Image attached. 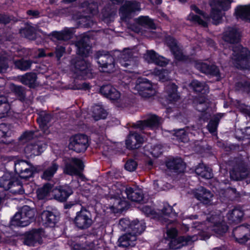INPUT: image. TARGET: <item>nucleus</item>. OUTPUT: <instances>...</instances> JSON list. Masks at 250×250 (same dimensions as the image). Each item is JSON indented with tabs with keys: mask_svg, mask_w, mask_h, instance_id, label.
Returning <instances> with one entry per match:
<instances>
[{
	"mask_svg": "<svg viewBox=\"0 0 250 250\" xmlns=\"http://www.w3.org/2000/svg\"><path fill=\"white\" fill-rule=\"evenodd\" d=\"M130 223L129 220L127 219H122L119 221V225L122 229H125L127 227L129 228Z\"/></svg>",
	"mask_w": 250,
	"mask_h": 250,
	"instance_id": "obj_62",
	"label": "nucleus"
},
{
	"mask_svg": "<svg viewBox=\"0 0 250 250\" xmlns=\"http://www.w3.org/2000/svg\"><path fill=\"white\" fill-rule=\"evenodd\" d=\"M9 56L5 52L0 53V73L6 72L8 68Z\"/></svg>",
	"mask_w": 250,
	"mask_h": 250,
	"instance_id": "obj_49",
	"label": "nucleus"
},
{
	"mask_svg": "<svg viewBox=\"0 0 250 250\" xmlns=\"http://www.w3.org/2000/svg\"><path fill=\"white\" fill-rule=\"evenodd\" d=\"M172 210V207L167 204L165 205L163 209H161L162 213L166 215L169 214Z\"/></svg>",
	"mask_w": 250,
	"mask_h": 250,
	"instance_id": "obj_63",
	"label": "nucleus"
},
{
	"mask_svg": "<svg viewBox=\"0 0 250 250\" xmlns=\"http://www.w3.org/2000/svg\"><path fill=\"white\" fill-rule=\"evenodd\" d=\"M83 167V163L80 159L72 158L66 163L64 172L70 175H78Z\"/></svg>",
	"mask_w": 250,
	"mask_h": 250,
	"instance_id": "obj_11",
	"label": "nucleus"
},
{
	"mask_svg": "<svg viewBox=\"0 0 250 250\" xmlns=\"http://www.w3.org/2000/svg\"><path fill=\"white\" fill-rule=\"evenodd\" d=\"M135 88L138 90L139 94L145 98L150 97L155 94V90L152 83L146 79L139 80Z\"/></svg>",
	"mask_w": 250,
	"mask_h": 250,
	"instance_id": "obj_15",
	"label": "nucleus"
},
{
	"mask_svg": "<svg viewBox=\"0 0 250 250\" xmlns=\"http://www.w3.org/2000/svg\"><path fill=\"white\" fill-rule=\"evenodd\" d=\"M35 133H37V132L32 131H26L21 136L20 139L23 142L30 140L37 136V134Z\"/></svg>",
	"mask_w": 250,
	"mask_h": 250,
	"instance_id": "obj_58",
	"label": "nucleus"
},
{
	"mask_svg": "<svg viewBox=\"0 0 250 250\" xmlns=\"http://www.w3.org/2000/svg\"><path fill=\"white\" fill-rule=\"evenodd\" d=\"M137 166L136 162L133 160L127 161L125 165V168L129 171H133L136 169Z\"/></svg>",
	"mask_w": 250,
	"mask_h": 250,
	"instance_id": "obj_60",
	"label": "nucleus"
},
{
	"mask_svg": "<svg viewBox=\"0 0 250 250\" xmlns=\"http://www.w3.org/2000/svg\"><path fill=\"white\" fill-rule=\"evenodd\" d=\"M72 193L71 188L68 186L56 188L52 190V195L56 200L61 202L65 201Z\"/></svg>",
	"mask_w": 250,
	"mask_h": 250,
	"instance_id": "obj_26",
	"label": "nucleus"
},
{
	"mask_svg": "<svg viewBox=\"0 0 250 250\" xmlns=\"http://www.w3.org/2000/svg\"><path fill=\"white\" fill-rule=\"evenodd\" d=\"M144 138L139 134L135 132H130L126 141L127 148L134 149L140 147L144 142Z\"/></svg>",
	"mask_w": 250,
	"mask_h": 250,
	"instance_id": "obj_23",
	"label": "nucleus"
},
{
	"mask_svg": "<svg viewBox=\"0 0 250 250\" xmlns=\"http://www.w3.org/2000/svg\"><path fill=\"white\" fill-rule=\"evenodd\" d=\"M167 43L176 59L179 61L185 60V56L183 55L182 50L177 45V42L174 39L169 38L167 40Z\"/></svg>",
	"mask_w": 250,
	"mask_h": 250,
	"instance_id": "obj_33",
	"label": "nucleus"
},
{
	"mask_svg": "<svg viewBox=\"0 0 250 250\" xmlns=\"http://www.w3.org/2000/svg\"><path fill=\"white\" fill-rule=\"evenodd\" d=\"M7 175L3 176L0 180V186L5 189L12 188L11 191L14 194H22L24 192V189L22 186L18 184V182L12 183L10 180L6 179Z\"/></svg>",
	"mask_w": 250,
	"mask_h": 250,
	"instance_id": "obj_21",
	"label": "nucleus"
},
{
	"mask_svg": "<svg viewBox=\"0 0 250 250\" xmlns=\"http://www.w3.org/2000/svg\"><path fill=\"white\" fill-rule=\"evenodd\" d=\"M23 243L25 245L33 246L37 243H42L41 234L39 230H33L25 237Z\"/></svg>",
	"mask_w": 250,
	"mask_h": 250,
	"instance_id": "obj_29",
	"label": "nucleus"
},
{
	"mask_svg": "<svg viewBox=\"0 0 250 250\" xmlns=\"http://www.w3.org/2000/svg\"><path fill=\"white\" fill-rule=\"evenodd\" d=\"M235 13L237 19L250 21V4L237 7Z\"/></svg>",
	"mask_w": 250,
	"mask_h": 250,
	"instance_id": "obj_37",
	"label": "nucleus"
},
{
	"mask_svg": "<svg viewBox=\"0 0 250 250\" xmlns=\"http://www.w3.org/2000/svg\"><path fill=\"white\" fill-rule=\"evenodd\" d=\"M136 239V235H133L131 232L127 233L119 238L118 246L123 248L134 246L135 245Z\"/></svg>",
	"mask_w": 250,
	"mask_h": 250,
	"instance_id": "obj_30",
	"label": "nucleus"
},
{
	"mask_svg": "<svg viewBox=\"0 0 250 250\" xmlns=\"http://www.w3.org/2000/svg\"><path fill=\"white\" fill-rule=\"evenodd\" d=\"M175 136L176 137L177 140L182 142H188L189 140L188 135V131H186L184 129L177 130L175 132Z\"/></svg>",
	"mask_w": 250,
	"mask_h": 250,
	"instance_id": "obj_54",
	"label": "nucleus"
},
{
	"mask_svg": "<svg viewBox=\"0 0 250 250\" xmlns=\"http://www.w3.org/2000/svg\"><path fill=\"white\" fill-rule=\"evenodd\" d=\"M92 116L95 121L103 119L107 116L106 111L100 104L94 105L91 109Z\"/></svg>",
	"mask_w": 250,
	"mask_h": 250,
	"instance_id": "obj_41",
	"label": "nucleus"
},
{
	"mask_svg": "<svg viewBox=\"0 0 250 250\" xmlns=\"http://www.w3.org/2000/svg\"><path fill=\"white\" fill-rule=\"evenodd\" d=\"M212 196V194L209 190L203 187L198 189L195 193V198L205 204H207L211 201Z\"/></svg>",
	"mask_w": 250,
	"mask_h": 250,
	"instance_id": "obj_35",
	"label": "nucleus"
},
{
	"mask_svg": "<svg viewBox=\"0 0 250 250\" xmlns=\"http://www.w3.org/2000/svg\"><path fill=\"white\" fill-rule=\"evenodd\" d=\"M230 178L233 180L246 179V182L250 183V168H247L243 166H238L230 171Z\"/></svg>",
	"mask_w": 250,
	"mask_h": 250,
	"instance_id": "obj_16",
	"label": "nucleus"
},
{
	"mask_svg": "<svg viewBox=\"0 0 250 250\" xmlns=\"http://www.w3.org/2000/svg\"><path fill=\"white\" fill-rule=\"evenodd\" d=\"M15 170L20 177L22 179H27L32 176L33 167L28 162L19 160L15 163Z\"/></svg>",
	"mask_w": 250,
	"mask_h": 250,
	"instance_id": "obj_12",
	"label": "nucleus"
},
{
	"mask_svg": "<svg viewBox=\"0 0 250 250\" xmlns=\"http://www.w3.org/2000/svg\"><path fill=\"white\" fill-rule=\"evenodd\" d=\"M73 30V28L66 27L61 31H53L48 36H52V40L53 38L58 41H67L72 38Z\"/></svg>",
	"mask_w": 250,
	"mask_h": 250,
	"instance_id": "obj_28",
	"label": "nucleus"
},
{
	"mask_svg": "<svg viewBox=\"0 0 250 250\" xmlns=\"http://www.w3.org/2000/svg\"><path fill=\"white\" fill-rule=\"evenodd\" d=\"M145 60L148 63H154L157 65L163 66L167 63V61L165 58L159 56L153 50H147L144 54Z\"/></svg>",
	"mask_w": 250,
	"mask_h": 250,
	"instance_id": "obj_25",
	"label": "nucleus"
},
{
	"mask_svg": "<svg viewBox=\"0 0 250 250\" xmlns=\"http://www.w3.org/2000/svg\"><path fill=\"white\" fill-rule=\"evenodd\" d=\"M231 59L236 67L250 69V52L242 45L238 44L233 47Z\"/></svg>",
	"mask_w": 250,
	"mask_h": 250,
	"instance_id": "obj_2",
	"label": "nucleus"
},
{
	"mask_svg": "<svg viewBox=\"0 0 250 250\" xmlns=\"http://www.w3.org/2000/svg\"><path fill=\"white\" fill-rule=\"evenodd\" d=\"M165 91L167 94V97L170 102L176 101L179 99V95L177 93V86L169 82L166 86Z\"/></svg>",
	"mask_w": 250,
	"mask_h": 250,
	"instance_id": "obj_40",
	"label": "nucleus"
},
{
	"mask_svg": "<svg viewBox=\"0 0 250 250\" xmlns=\"http://www.w3.org/2000/svg\"><path fill=\"white\" fill-rule=\"evenodd\" d=\"M137 22L141 25L147 26L153 28L154 26L153 21L148 16H140L137 19Z\"/></svg>",
	"mask_w": 250,
	"mask_h": 250,
	"instance_id": "obj_56",
	"label": "nucleus"
},
{
	"mask_svg": "<svg viewBox=\"0 0 250 250\" xmlns=\"http://www.w3.org/2000/svg\"><path fill=\"white\" fill-rule=\"evenodd\" d=\"M136 58L133 57L132 51L129 49H125L120 52L117 62L125 68H132L136 67Z\"/></svg>",
	"mask_w": 250,
	"mask_h": 250,
	"instance_id": "obj_10",
	"label": "nucleus"
},
{
	"mask_svg": "<svg viewBox=\"0 0 250 250\" xmlns=\"http://www.w3.org/2000/svg\"><path fill=\"white\" fill-rule=\"evenodd\" d=\"M244 216L243 210L240 207H235L229 210L227 214V219L229 223H239Z\"/></svg>",
	"mask_w": 250,
	"mask_h": 250,
	"instance_id": "obj_31",
	"label": "nucleus"
},
{
	"mask_svg": "<svg viewBox=\"0 0 250 250\" xmlns=\"http://www.w3.org/2000/svg\"><path fill=\"white\" fill-rule=\"evenodd\" d=\"M100 3V0H86L82 3V7L86 8L90 13L95 14Z\"/></svg>",
	"mask_w": 250,
	"mask_h": 250,
	"instance_id": "obj_44",
	"label": "nucleus"
},
{
	"mask_svg": "<svg viewBox=\"0 0 250 250\" xmlns=\"http://www.w3.org/2000/svg\"><path fill=\"white\" fill-rule=\"evenodd\" d=\"M32 63L30 60H25L21 59L14 62L15 67L22 71H26L28 70Z\"/></svg>",
	"mask_w": 250,
	"mask_h": 250,
	"instance_id": "obj_50",
	"label": "nucleus"
},
{
	"mask_svg": "<svg viewBox=\"0 0 250 250\" xmlns=\"http://www.w3.org/2000/svg\"><path fill=\"white\" fill-rule=\"evenodd\" d=\"M10 106L6 97L0 96V118L8 115Z\"/></svg>",
	"mask_w": 250,
	"mask_h": 250,
	"instance_id": "obj_45",
	"label": "nucleus"
},
{
	"mask_svg": "<svg viewBox=\"0 0 250 250\" xmlns=\"http://www.w3.org/2000/svg\"><path fill=\"white\" fill-rule=\"evenodd\" d=\"M141 10L140 4L136 1H127L121 7L119 14L122 20L129 18L131 14Z\"/></svg>",
	"mask_w": 250,
	"mask_h": 250,
	"instance_id": "obj_13",
	"label": "nucleus"
},
{
	"mask_svg": "<svg viewBox=\"0 0 250 250\" xmlns=\"http://www.w3.org/2000/svg\"><path fill=\"white\" fill-rule=\"evenodd\" d=\"M229 0H210L209 4L211 8L210 17L215 24L219 23L224 16V11L230 7Z\"/></svg>",
	"mask_w": 250,
	"mask_h": 250,
	"instance_id": "obj_4",
	"label": "nucleus"
},
{
	"mask_svg": "<svg viewBox=\"0 0 250 250\" xmlns=\"http://www.w3.org/2000/svg\"><path fill=\"white\" fill-rule=\"evenodd\" d=\"M166 165L168 168L176 172H183L185 169V165L183 160L180 158L169 160L167 162Z\"/></svg>",
	"mask_w": 250,
	"mask_h": 250,
	"instance_id": "obj_34",
	"label": "nucleus"
},
{
	"mask_svg": "<svg viewBox=\"0 0 250 250\" xmlns=\"http://www.w3.org/2000/svg\"><path fill=\"white\" fill-rule=\"evenodd\" d=\"M124 189V187L119 184L112 186L110 194L111 195L110 203L112 204L110 206V208L114 212L122 211L127 206L125 199L122 198V196L121 195Z\"/></svg>",
	"mask_w": 250,
	"mask_h": 250,
	"instance_id": "obj_3",
	"label": "nucleus"
},
{
	"mask_svg": "<svg viewBox=\"0 0 250 250\" xmlns=\"http://www.w3.org/2000/svg\"><path fill=\"white\" fill-rule=\"evenodd\" d=\"M75 249L77 250H95L96 248L93 242L85 244L78 243L75 246Z\"/></svg>",
	"mask_w": 250,
	"mask_h": 250,
	"instance_id": "obj_57",
	"label": "nucleus"
},
{
	"mask_svg": "<svg viewBox=\"0 0 250 250\" xmlns=\"http://www.w3.org/2000/svg\"><path fill=\"white\" fill-rule=\"evenodd\" d=\"M196 173L206 179H210L212 177V173L211 169L205 166L200 165L195 169Z\"/></svg>",
	"mask_w": 250,
	"mask_h": 250,
	"instance_id": "obj_47",
	"label": "nucleus"
},
{
	"mask_svg": "<svg viewBox=\"0 0 250 250\" xmlns=\"http://www.w3.org/2000/svg\"><path fill=\"white\" fill-rule=\"evenodd\" d=\"M223 216L221 214H212L206 223L207 226L205 230H201L204 226V224L197 222V224L194 226V229L193 232L195 234L193 236H180L177 238H175L177 234V230L175 228H171L167 230V235L171 240L169 243V246L172 249H178L181 248L183 246L188 244L190 242H194L198 239L205 240L208 239L211 232H214L216 234L221 235L225 233L228 229V226L224 222Z\"/></svg>",
	"mask_w": 250,
	"mask_h": 250,
	"instance_id": "obj_1",
	"label": "nucleus"
},
{
	"mask_svg": "<svg viewBox=\"0 0 250 250\" xmlns=\"http://www.w3.org/2000/svg\"><path fill=\"white\" fill-rule=\"evenodd\" d=\"M190 86L196 92L201 93L203 94H205L209 91L208 85L204 82L193 80L190 83Z\"/></svg>",
	"mask_w": 250,
	"mask_h": 250,
	"instance_id": "obj_39",
	"label": "nucleus"
},
{
	"mask_svg": "<svg viewBox=\"0 0 250 250\" xmlns=\"http://www.w3.org/2000/svg\"><path fill=\"white\" fill-rule=\"evenodd\" d=\"M146 224L144 221H139L137 219L133 220L130 224L129 229L131 231V233L133 235L141 234L146 229Z\"/></svg>",
	"mask_w": 250,
	"mask_h": 250,
	"instance_id": "obj_38",
	"label": "nucleus"
},
{
	"mask_svg": "<svg viewBox=\"0 0 250 250\" xmlns=\"http://www.w3.org/2000/svg\"><path fill=\"white\" fill-rule=\"evenodd\" d=\"M88 146V139L87 136L78 134L70 139L69 147L77 152H84Z\"/></svg>",
	"mask_w": 250,
	"mask_h": 250,
	"instance_id": "obj_9",
	"label": "nucleus"
},
{
	"mask_svg": "<svg viewBox=\"0 0 250 250\" xmlns=\"http://www.w3.org/2000/svg\"><path fill=\"white\" fill-rule=\"evenodd\" d=\"M59 165L56 161H52L44 170L42 178L45 180H51L59 169Z\"/></svg>",
	"mask_w": 250,
	"mask_h": 250,
	"instance_id": "obj_36",
	"label": "nucleus"
},
{
	"mask_svg": "<svg viewBox=\"0 0 250 250\" xmlns=\"http://www.w3.org/2000/svg\"><path fill=\"white\" fill-rule=\"evenodd\" d=\"M21 34L29 40H34L36 37V29L33 26H29L22 29Z\"/></svg>",
	"mask_w": 250,
	"mask_h": 250,
	"instance_id": "obj_52",
	"label": "nucleus"
},
{
	"mask_svg": "<svg viewBox=\"0 0 250 250\" xmlns=\"http://www.w3.org/2000/svg\"><path fill=\"white\" fill-rule=\"evenodd\" d=\"M71 68L77 77L83 78H92L93 75L91 64L84 59L76 58L71 61Z\"/></svg>",
	"mask_w": 250,
	"mask_h": 250,
	"instance_id": "obj_6",
	"label": "nucleus"
},
{
	"mask_svg": "<svg viewBox=\"0 0 250 250\" xmlns=\"http://www.w3.org/2000/svg\"><path fill=\"white\" fill-rule=\"evenodd\" d=\"M51 115L45 113H42L37 119V121L44 134H47L49 133L47 125L51 121Z\"/></svg>",
	"mask_w": 250,
	"mask_h": 250,
	"instance_id": "obj_42",
	"label": "nucleus"
},
{
	"mask_svg": "<svg viewBox=\"0 0 250 250\" xmlns=\"http://www.w3.org/2000/svg\"><path fill=\"white\" fill-rule=\"evenodd\" d=\"M149 151L153 156L158 157L162 153V146L160 145L154 146L151 148Z\"/></svg>",
	"mask_w": 250,
	"mask_h": 250,
	"instance_id": "obj_59",
	"label": "nucleus"
},
{
	"mask_svg": "<svg viewBox=\"0 0 250 250\" xmlns=\"http://www.w3.org/2000/svg\"><path fill=\"white\" fill-rule=\"evenodd\" d=\"M154 73L158 77L160 81L163 82L167 81L168 79V72L162 68H155L154 70Z\"/></svg>",
	"mask_w": 250,
	"mask_h": 250,
	"instance_id": "obj_55",
	"label": "nucleus"
},
{
	"mask_svg": "<svg viewBox=\"0 0 250 250\" xmlns=\"http://www.w3.org/2000/svg\"><path fill=\"white\" fill-rule=\"evenodd\" d=\"M195 67L201 72L216 77H220L219 68L215 65H209L207 63L197 62H195Z\"/></svg>",
	"mask_w": 250,
	"mask_h": 250,
	"instance_id": "obj_20",
	"label": "nucleus"
},
{
	"mask_svg": "<svg viewBox=\"0 0 250 250\" xmlns=\"http://www.w3.org/2000/svg\"><path fill=\"white\" fill-rule=\"evenodd\" d=\"M222 117V115L221 113L217 114L216 117L214 118V119L211 120L208 125V128L209 131L213 133L215 132L217 129V127L218 125L219 121L220 118Z\"/></svg>",
	"mask_w": 250,
	"mask_h": 250,
	"instance_id": "obj_53",
	"label": "nucleus"
},
{
	"mask_svg": "<svg viewBox=\"0 0 250 250\" xmlns=\"http://www.w3.org/2000/svg\"><path fill=\"white\" fill-rule=\"evenodd\" d=\"M35 210L28 206H23L20 212L15 214L11 221V225L17 227H25L33 220Z\"/></svg>",
	"mask_w": 250,
	"mask_h": 250,
	"instance_id": "obj_5",
	"label": "nucleus"
},
{
	"mask_svg": "<svg viewBox=\"0 0 250 250\" xmlns=\"http://www.w3.org/2000/svg\"><path fill=\"white\" fill-rule=\"evenodd\" d=\"M77 53L82 57H86L90 52L91 46L89 45V38L83 36L75 44Z\"/></svg>",
	"mask_w": 250,
	"mask_h": 250,
	"instance_id": "obj_24",
	"label": "nucleus"
},
{
	"mask_svg": "<svg viewBox=\"0 0 250 250\" xmlns=\"http://www.w3.org/2000/svg\"><path fill=\"white\" fill-rule=\"evenodd\" d=\"M47 144L44 141L39 140L28 144L24 148L27 157H32L40 155L46 149Z\"/></svg>",
	"mask_w": 250,
	"mask_h": 250,
	"instance_id": "obj_14",
	"label": "nucleus"
},
{
	"mask_svg": "<svg viewBox=\"0 0 250 250\" xmlns=\"http://www.w3.org/2000/svg\"><path fill=\"white\" fill-rule=\"evenodd\" d=\"M52 186L47 184L37 190V196L39 199H43L48 197L49 193H52Z\"/></svg>",
	"mask_w": 250,
	"mask_h": 250,
	"instance_id": "obj_48",
	"label": "nucleus"
},
{
	"mask_svg": "<svg viewBox=\"0 0 250 250\" xmlns=\"http://www.w3.org/2000/svg\"><path fill=\"white\" fill-rule=\"evenodd\" d=\"M100 93L105 98L112 101H117L121 97V93L111 84L102 85L100 89Z\"/></svg>",
	"mask_w": 250,
	"mask_h": 250,
	"instance_id": "obj_22",
	"label": "nucleus"
},
{
	"mask_svg": "<svg viewBox=\"0 0 250 250\" xmlns=\"http://www.w3.org/2000/svg\"><path fill=\"white\" fill-rule=\"evenodd\" d=\"M65 52V48L62 46H58L56 49V57L59 60L63 55Z\"/></svg>",
	"mask_w": 250,
	"mask_h": 250,
	"instance_id": "obj_61",
	"label": "nucleus"
},
{
	"mask_svg": "<svg viewBox=\"0 0 250 250\" xmlns=\"http://www.w3.org/2000/svg\"><path fill=\"white\" fill-rule=\"evenodd\" d=\"M190 8L192 11H194L196 13L199 14L202 16V19L199 16L195 15L192 13H190L187 17V20L194 23H197L199 25L203 27L207 26V23L205 20L208 19V17L203 12L200 10L196 5H191Z\"/></svg>",
	"mask_w": 250,
	"mask_h": 250,
	"instance_id": "obj_19",
	"label": "nucleus"
},
{
	"mask_svg": "<svg viewBox=\"0 0 250 250\" xmlns=\"http://www.w3.org/2000/svg\"><path fill=\"white\" fill-rule=\"evenodd\" d=\"M240 39V32L236 28L229 27L224 33L223 40L230 44L238 43Z\"/></svg>",
	"mask_w": 250,
	"mask_h": 250,
	"instance_id": "obj_27",
	"label": "nucleus"
},
{
	"mask_svg": "<svg viewBox=\"0 0 250 250\" xmlns=\"http://www.w3.org/2000/svg\"><path fill=\"white\" fill-rule=\"evenodd\" d=\"M205 102V98H204V101L200 102L199 103V104H197L196 109L198 111H201V112H203L205 110L206 107H205V105H204Z\"/></svg>",
	"mask_w": 250,
	"mask_h": 250,
	"instance_id": "obj_64",
	"label": "nucleus"
},
{
	"mask_svg": "<svg viewBox=\"0 0 250 250\" xmlns=\"http://www.w3.org/2000/svg\"><path fill=\"white\" fill-rule=\"evenodd\" d=\"M93 223L91 213L87 209L82 208L80 211L77 212L74 223L78 228L81 229H88Z\"/></svg>",
	"mask_w": 250,
	"mask_h": 250,
	"instance_id": "obj_8",
	"label": "nucleus"
},
{
	"mask_svg": "<svg viewBox=\"0 0 250 250\" xmlns=\"http://www.w3.org/2000/svg\"><path fill=\"white\" fill-rule=\"evenodd\" d=\"M36 79L37 76L35 73H27L22 76L20 81L22 83L33 87L35 85Z\"/></svg>",
	"mask_w": 250,
	"mask_h": 250,
	"instance_id": "obj_46",
	"label": "nucleus"
},
{
	"mask_svg": "<svg viewBox=\"0 0 250 250\" xmlns=\"http://www.w3.org/2000/svg\"><path fill=\"white\" fill-rule=\"evenodd\" d=\"M97 62L104 72L111 73L115 69L114 58L108 53L104 51H98L95 56Z\"/></svg>",
	"mask_w": 250,
	"mask_h": 250,
	"instance_id": "obj_7",
	"label": "nucleus"
},
{
	"mask_svg": "<svg viewBox=\"0 0 250 250\" xmlns=\"http://www.w3.org/2000/svg\"><path fill=\"white\" fill-rule=\"evenodd\" d=\"M41 216L42 220L49 226H53L57 222V217L52 211L44 210Z\"/></svg>",
	"mask_w": 250,
	"mask_h": 250,
	"instance_id": "obj_43",
	"label": "nucleus"
},
{
	"mask_svg": "<svg viewBox=\"0 0 250 250\" xmlns=\"http://www.w3.org/2000/svg\"><path fill=\"white\" fill-rule=\"evenodd\" d=\"M125 193L128 199L132 201L139 202L143 200V194L140 189L127 187L125 188Z\"/></svg>",
	"mask_w": 250,
	"mask_h": 250,
	"instance_id": "obj_32",
	"label": "nucleus"
},
{
	"mask_svg": "<svg viewBox=\"0 0 250 250\" xmlns=\"http://www.w3.org/2000/svg\"><path fill=\"white\" fill-rule=\"evenodd\" d=\"M162 119L154 114L149 115L146 120L139 121L136 122L134 126L141 129L146 127H155L158 126L161 123Z\"/></svg>",
	"mask_w": 250,
	"mask_h": 250,
	"instance_id": "obj_18",
	"label": "nucleus"
},
{
	"mask_svg": "<svg viewBox=\"0 0 250 250\" xmlns=\"http://www.w3.org/2000/svg\"><path fill=\"white\" fill-rule=\"evenodd\" d=\"M233 235L236 241L243 244L250 239V226L242 225L237 227L233 230Z\"/></svg>",
	"mask_w": 250,
	"mask_h": 250,
	"instance_id": "obj_17",
	"label": "nucleus"
},
{
	"mask_svg": "<svg viewBox=\"0 0 250 250\" xmlns=\"http://www.w3.org/2000/svg\"><path fill=\"white\" fill-rule=\"evenodd\" d=\"M10 135V127L5 124H0V143H4L5 138Z\"/></svg>",
	"mask_w": 250,
	"mask_h": 250,
	"instance_id": "obj_51",
	"label": "nucleus"
}]
</instances>
